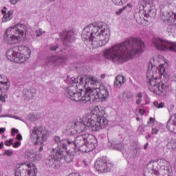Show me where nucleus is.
Segmentation results:
<instances>
[{
  "instance_id": "nucleus-41",
  "label": "nucleus",
  "mask_w": 176,
  "mask_h": 176,
  "mask_svg": "<svg viewBox=\"0 0 176 176\" xmlns=\"http://www.w3.org/2000/svg\"><path fill=\"white\" fill-rule=\"evenodd\" d=\"M151 174H154L155 175H160V172H159L157 170L152 168L151 170Z\"/></svg>"
},
{
  "instance_id": "nucleus-14",
  "label": "nucleus",
  "mask_w": 176,
  "mask_h": 176,
  "mask_svg": "<svg viewBox=\"0 0 176 176\" xmlns=\"http://www.w3.org/2000/svg\"><path fill=\"white\" fill-rule=\"evenodd\" d=\"M10 85L8 83V78L3 75H0V101L6 102L8 98V90H9Z\"/></svg>"
},
{
  "instance_id": "nucleus-47",
  "label": "nucleus",
  "mask_w": 176,
  "mask_h": 176,
  "mask_svg": "<svg viewBox=\"0 0 176 176\" xmlns=\"http://www.w3.org/2000/svg\"><path fill=\"white\" fill-rule=\"evenodd\" d=\"M153 122H155V118L151 117L149 118V121L148 122V124H150V123H153Z\"/></svg>"
},
{
  "instance_id": "nucleus-49",
  "label": "nucleus",
  "mask_w": 176,
  "mask_h": 176,
  "mask_svg": "<svg viewBox=\"0 0 176 176\" xmlns=\"http://www.w3.org/2000/svg\"><path fill=\"white\" fill-rule=\"evenodd\" d=\"M139 113H140V115H144L145 113V111L142 109H140L139 110Z\"/></svg>"
},
{
  "instance_id": "nucleus-12",
  "label": "nucleus",
  "mask_w": 176,
  "mask_h": 176,
  "mask_svg": "<svg viewBox=\"0 0 176 176\" xmlns=\"http://www.w3.org/2000/svg\"><path fill=\"white\" fill-rule=\"evenodd\" d=\"M153 45L157 50L161 52L170 50V52H176V43H168L164 40L156 38L153 40Z\"/></svg>"
},
{
  "instance_id": "nucleus-57",
  "label": "nucleus",
  "mask_w": 176,
  "mask_h": 176,
  "mask_svg": "<svg viewBox=\"0 0 176 176\" xmlns=\"http://www.w3.org/2000/svg\"><path fill=\"white\" fill-rule=\"evenodd\" d=\"M126 6V8H133V4H131V3H128L126 6Z\"/></svg>"
},
{
  "instance_id": "nucleus-28",
  "label": "nucleus",
  "mask_w": 176,
  "mask_h": 176,
  "mask_svg": "<svg viewBox=\"0 0 176 176\" xmlns=\"http://www.w3.org/2000/svg\"><path fill=\"white\" fill-rule=\"evenodd\" d=\"M133 98L134 94H133L131 91L124 92L122 94V98L124 100V101H126V102H130Z\"/></svg>"
},
{
  "instance_id": "nucleus-10",
  "label": "nucleus",
  "mask_w": 176,
  "mask_h": 176,
  "mask_svg": "<svg viewBox=\"0 0 176 176\" xmlns=\"http://www.w3.org/2000/svg\"><path fill=\"white\" fill-rule=\"evenodd\" d=\"M91 124H94V120L91 116H85L82 118V122H74V129L76 133H83L86 129L92 130Z\"/></svg>"
},
{
  "instance_id": "nucleus-26",
  "label": "nucleus",
  "mask_w": 176,
  "mask_h": 176,
  "mask_svg": "<svg viewBox=\"0 0 176 176\" xmlns=\"http://www.w3.org/2000/svg\"><path fill=\"white\" fill-rule=\"evenodd\" d=\"M2 14H4L3 17L2 18V21L3 23H6V21H10V20H12L13 18V10H10L7 14H6V10H1Z\"/></svg>"
},
{
  "instance_id": "nucleus-31",
  "label": "nucleus",
  "mask_w": 176,
  "mask_h": 176,
  "mask_svg": "<svg viewBox=\"0 0 176 176\" xmlns=\"http://www.w3.org/2000/svg\"><path fill=\"white\" fill-rule=\"evenodd\" d=\"M151 0H142V3L144 10H147L148 8H151V3H149Z\"/></svg>"
},
{
  "instance_id": "nucleus-34",
  "label": "nucleus",
  "mask_w": 176,
  "mask_h": 176,
  "mask_svg": "<svg viewBox=\"0 0 176 176\" xmlns=\"http://www.w3.org/2000/svg\"><path fill=\"white\" fill-rule=\"evenodd\" d=\"M153 105H154V107H155V108H158V109L164 108V102L159 103V102L155 101L153 102Z\"/></svg>"
},
{
  "instance_id": "nucleus-20",
  "label": "nucleus",
  "mask_w": 176,
  "mask_h": 176,
  "mask_svg": "<svg viewBox=\"0 0 176 176\" xmlns=\"http://www.w3.org/2000/svg\"><path fill=\"white\" fill-rule=\"evenodd\" d=\"M71 146H69V145L67 146V149L65 150V153H63L64 156L63 158L64 160L66 162V163H71L74 160V157L76 156V153L78 151H76L74 148H69Z\"/></svg>"
},
{
  "instance_id": "nucleus-59",
  "label": "nucleus",
  "mask_w": 176,
  "mask_h": 176,
  "mask_svg": "<svg viewBox=\"0 0 176 176\" xmlns=\"http://www.w3.org/2000/svg\"><path fill=\"white\" fill-rule=\"evenodd\" d=\"M82 164L87 166V163H86V160H82Z\"/></svg>"
},
{
  "instance_id": "nucleus-11",
  "label": "nucleus",
  "mask_w": 176,
  "mask_h": 176,
  "mask_svg": "<svg viewBox=\"0 0 176 176\" xmlns=\"http://www.w3.org/2000/svg\"><path fill=\"white\" fill-rule=\"evenodd\" d=\"M147 83L149 84L148 89L153 93H157V91H160L163 94V96H166L167 93V90L168 89V85L164 84L163 82H157L156 78H149Z\"/></svg>"
},
{
  "instance_id": "nucleus-19",
  "label": "nucleus",
  "mask_w": 176,
  "mask_h": 176,
  "mask_svg": "<svg viewBox=\"0 0 176 176\" xmlns=\"http://www.w3.org/2000/svg\"><path fill=\"white\" fill-rule=\"evenodd\" d=\"M94 87L93 89L84 91L86 102H89V101H92L93 102H94L96 100H99L97 86L96 85H94Z\"/></svg>"
},
{
  "instance_id": "nucleus-9",
  "label": "nucleus",
  "mask_w": 176,
  "mask_h": 176,
  "mask_svg": "<svg viewBox=\"0 0 176 176\" xmlns=\"http://www.w3.org/2000/svg\"><path fill=\"white\" fill-rule=\"evenodd\" d=\"M31 167V164L26 165L25 164H22L21 165H16L14 168V175L15 176H36V173H38V169L36 167L32 164Z\"/></svg>"
},
{
  "instance_id": "nucleus-36",
  "label": "nucleus",
  "mask_w": 176,
  "mask_h": 176,
  "mask_svg": "<svg viewBox=\"0 0 176 176\" xmlns=\"http://www.w3.org/2000/svg\"><path fill=\"white\" fill-rule=\"evenodd\" d=\"M35 153L34 151H28L27 156L28 157H29L30 159H33V160H34L35 159Z\"/></svg>"
},
{
  "instance_id": "nucleus-54",
  "label": "nucleus",
  "mask_w": 176,
  "mask_h": 176,
  "mask_svg": "<svg viewBox=\"0 0 176 176\" xmlns=\"http://www.w3.org/2000/svg\"><path fill=\"white\" fill-rule=\"evenodd\" d=\"M4 145H6V146H10V144H9V141L6 140L4 142Z\"/></svg>"
},
{
  "instance_id": "nucleus-52",
  "label": "nucleus",
  "mask_w": 176,
  "mask_h": 176,
  "mask_svg": "<svg viewBox=\"0 0 176 176\" xmlns=\"http://www.w3.org/2000/svg\"><path fill=\"white\" fill-rule=\"evenodd\" d=\"M172 80L173 82H176V74H175L173 76H172Z\"/></svg>"
},
{
  "instance_id": "nucleus-44",
  "label": "nucleus",
  "mask_w": 176,
  "mask_h": 176,
  "mask_svg": "<svg viewBox=\"0 0 176 176\" xmlns=\"http://www.w3.org/2000/svg\"><path fill=\"white\" fill-rule=\"evenodd\" d=\"M157 133H159V129L156 128L152 129V134H157Z\"/></svg>"
},
{
  "instance_id": "nucleus-48",
  "label": "nucleus",
  "mask_w": 176,
  "mask_h": 176,
  "mask_svg": "<svg viewBox=\"0 0 176 176\" xmlns=\"http://www.w3.org/2000/svg\"><path fill=\"white\" fill-rule=\"evenodd\" d=\"M8 144H10V145H13V141H14V140H13V138H10L9 140H8Z\"/></svg>"
},
{
  "instance_id": "nucleus-37",
  "label": "nucleus",
  "mask_w": 176,
  "mask_h": 176,
  "mask_svg": "<svg viewBox=\"0 0 176 176\" xmlns=\"http://www.w3.org/2000/svg\"><path fill=\"white\" fill-rule=\"evenodd\" d=\"M3 156H13V151L12 150H6L4 153H3Z\"/></svg>"
},
{
  "instance_id": "nucleus-25",
  "label": "nucleus",
  "mask_w": 176,
  "mask_h": 176,
  "mask_svg": "<svg viewBox=\"0 0 176 176\" xmlns=\"http://www.w3.org/2000/svg\"><path fill=\"white\" fill-rule=\"evenodd\" d=\"M166 129L171 133L176 131V116L170 118L167 122Z\"/></svg>"
},
{
  "instance_id": "nucleus-6",
  "label": "nucleus",
  "mask_w": 176,
  "mask_h": 176,
  "mask_svg": "<svg viewBox=\"0 0 176 176\" xmlns=\"http://www.w3.org/2000/svg\"><path fill=\"white\" fill-rule=\"evenodd\" d=\"M104 110L92 111L91 118L94 120V124H91L92 131H99V130L105 129L108 126V120L104 118Z\"/></svg>"
},
{
  "instance_id": "nucleus-29",
  "label": "nucleus",
  "mask_w": 176,
  "mask_h": 176,
  "mask_svg": "<svg viewBox=\"0 0 176 176\" xmlns=\"http://www.w3.org/2000/svg\"><path fill=\"white\" fill-rule=\"evenodd\" d=\"M112 149H116V151H122L123 149V144L118 143V144H111Z\"/></svg>"
},
{
  "instance_id": "nucleus-30",
  "label": "nucleus",
  "mask_w": 176,
  "mask_h": 176,
  "mask_svg": "<svg viewBox=\"0 0 176 176\" xmlns=\"http://www.w3.org/2000/svg\"><path fill=\"white\" fill-rule=\"evenodd\" d=\"M113 3L115 5H117V6H122V5H124V3H127L129 2V0H112Z\"/></svg>"
},
{
  "instance_id": "nucleus-27",
  "label": "nucleus",
  "mask_w": 176,
  "mask_h": 176,
  "mask_svg": "<svg viewBox=\"0 0 176 176\" xmlns=\"http://www.w3.org/2000/svg\"><path fill=\"white\" fill-rule=\"evenodd\" d=\"M124 83V76H117L114 80V87L116 89H120L122 85Z\"/></svg>"
},
{
  "instance_id": "nucleus-40",
  "label": "nucleus",
  "mask_w": 176,
  "mask_h": 176,
  "mask_svg": "<svg viewBox=\"0 0 176 176\" xmlns=\"http://www.w3.org/2000/svg\"><path fill=\"white\" fill-rule=\"evenodd\" d=\"M41 159H42V154L39 153V154H35V157H34V162L35 161H39L41 160Z\"/></svg>"
},
{
  "instance_id": "nucleus-32",
  "label": "nucleus",
  "mask_w": 176,
  "mask_h": 176,
  "mask_svg": "<svg viewBox=\"0 0 176 176\" xmlns=\"http://www.w3.org/2000/svg\"><path fill=\"white\" fill-rule=\"evenodd\" d=\"M137 131L139 134L144 135V133H145V125L144 124L139 125Z\"/></svg>"
},
{
  "instance_id": "nucleus-61",
  "label": "nucleus",
  "mask_w": 176,
  "mask_h": 176,
  "mask_svg": "<svg viewBox=\"0 0 176 176\" xmlns=\"http://www.w3.org/2000/svg\"><path fill=\"white\" fill-rule=\"evenodd\" d=\"M166 170H167L168 173H169V174H171V173L173 171L171 169L167 168Z\"/></svg>"
},
{
  "instance_id": "nucleus-16",
  "label": "nucleus",
  "mask_w": 176,
  "mask_h": 176,
  "mask_svg": "<svg viewBox=\"0 0 176 176\" xmlns=\"http://www.w3.org/2000/svg\"><path fill=\"white\" fill-rule=\"evenodd\" d=\"M67 58L64 56H49L45 60V65L49 68H54L57 65L65 64Z\"/></svg>"
},
{
  "instance_id": "nucleus-13",
  "label": "nucleus",
  "mask_w": 176,
  "mask_h": 176,
  "mask_svg": "<svg viewBox=\"0 0 176 176\" xmlns=\"http://www.w3.org/2000/svg\"><path fill=\"white\" fill-rule=\"evenodd\" d=\"M88 83H90L91 86L92 85L93 86H96L99 100L107 101V98H108V96H109V92L107 87L104 86L102 83L97 81V80L94 78H91Z\"/></svg>"
},
{
  "instance_id": "nucleus-63",
  "label": "nucleus",
  "mask_w": 176,
  "mask_h": 176,
  "mask_svg": "<svg viewBox=\"0 0 176 176\" xmlns=\"http://www.w3.org/2000/svg\"><path fill=\"white\" fill-rule=\"evenodd\" d=\"M100 78H101V79H104V78H105V74H102L100 76Z\"/></svg>"
},
{
  "instance_id": "nucleus-62",
  "label": "nucleus",
  "mask_w": 176,
  "mask_h": 176,
  "mask_svg": "<svg viewBox=\"0 0 176 176\" xmlns=\"http://www.w3.org/2000/svg\"><path fill=\"white\" fill-rule=\"evenodd\" d=\"M3 148V143H0V149H2Z\"/></svg>"
},
{
  "instance_id": "nucleus-60",
  "label": "nucleus",
  "mask_w": 176,
  "mask_h": 176,
  "mask_svg": "<svg viewBox=\"0 0 176 176\" xmlns=\"http://www.w3.org/2000/svg\"><path fill=\"white\" fill-rule=\"evenodd\" d=\"M146 140H149L151 138V134H148L147 136L145 137Z\"/></svg>"
},
{
  "instance_id": "nucleus-33",
  "label": "nucleus",
  "mask_w": 176,
  "mask_h": 176,
  "mask_svg": "<svg viewBox=\"0 0 176 176\" xmlns=\"http://www.w3.org/2000/svg\"><path fill=\"white\" fill-rule=\"evenodd\" d=\"M169 23H173V27H175L176 28V14L170 16L169 19H168Z\"/></svg>"
},
{
  "instance_id": "nucleus-3",
  "label": "nucleus",
  "mask_w": 176,
  "mask_h": 176,
  "mask_svg": "<svg viewBox=\"0 0 176 176\" xmlns=\"http://www.w3.org/2000/svg\"><path fill=\"white\" fill-rule=\"evenodd\" d=\"M67 82L70 85H76L69 86L66 89V93L69 96V98L72 101H76V102L86 101L85 91L82 89L83 87H86L87 83H90V79L82 76H78L76 78L74 77L69 78V76H67Z\"/></svg>"
},
{
  "instance_id": "nucleus-15",
  "label": "nucleus",
  "mask_w": 176,
  "mask_h": 176,
  "mask_svg": "<svg viewBox=\"0 0 176 176\" xmlns=\"http://www.w3.org/2000/svg\"><path fill=\"white\" fill-rule=\"evenodd\" d=\"M19 36L14 32V29L10 28L5 32L3 40L7 45H16V43H19Z\"/></svg>"
},
{
  "instance_id": "nucleus-17",
  "label": "nucleus",
  "mask_w": 176,
  "mask_h": 176,
  "mask_svg": "<svg viewBox=\"0 0 176 176\" xmlns=\"http://www.w3.org/2000/svg\"><path fill=\"white\" fill-rule=\"evenodd\" d=\"M65 46H69V43H72L75 41V33L73 30H64L59 33Z\"/></svg>"
},
{
  "instance_id": "nucleus-1",
  "label": "nucleus",
  "mask_w": 176,
  "mask_h": 176,
  "mask_svg": "<svg viewBox=\"0 0 176 176\" xmlns=\"http://www.w3.org/2000/svg\"><path fill=\"white\" fill-rule=\"evenodd\" d=\"M144 49H145V44L141 38L131 37L105 50L103 56L106 60H109L112 63L123 64L138 53H142Z\"/></svg>"
},
{
  "instance_id": "nucleus-64",
  "label": "nucleus",
  "mask_w": 176,
  "mask_h": 176,
  "mask_svg": "<svg viewBox=\"0 0 176 176\" xmlns=\"http://www.w3.org/2000/svg\"><path fill=\"white\" fill-rule=\"evenodd\" d=\"M41 35H42V32L37 33L36 36H41Z\"/></svg>"
},
{
  "instance_id": "nucleus-56",
  "label": "nucleus",
  "mask_w": 176,
  "mask_h": 176,
  "mask_svg": "<svg viewBox=\"0 0 176 176\" xmlns=\"http://www.w3.org/2000/svg\"><path fill=\"white\" fill-rule=\"evenodd\" d=\"M162 162H163V163H166V166H168V164H170L167 161H166V160H160Z\"/></svg>"
},
{
  "instance_id": "nucleus-58",
  "label": "nucleus",
  "mask_w": 176,
  "mask_h": 176,
  "mask_svg": "<svg viewBox=\"0 0 176 176\" xmlns=\"http://www.w3.org/2000/svg\"><path fill=\"white\" fill-rule=\"evenodd\" d=\"M168 146H171V148L174 149V147H173V143H168Z\"/></svg>"
},
{
  "instance_id": "nucleus-22",
  "label": "nucleus",
  "mask_w": 176,
  "mask_h": 176,
  "mask_svg": "<svg viewBox=\"0 0 176 176\" xmlns=\"http://www.w3.org/2000/svg\"><path fill=\"white\" fill-rule=\"evenodd\" d=\"M36 96V89L35 88H24L23 91V98L27 101L34 100V97Z\"/></svg>"
},
{
  "instance_id": "nucleus-38",
  "label": "nucleus",
  "mask_w": 176,
  "mask_h": 176,
  "mask_svg": "<svg viewBox=\"0 0 176 176\" xmlns=\"http://www.w3.org/2000/svg\"><path fill=\"white\" fill-rule=\"evenodd\" d=\"M58 49V45H52L50 46V50L51 52H56Z\"/></svg>"
},
{
  "instance_id": "nucleus-51",
  "label": "nucleus",
  "mask_w": 176,
  "mask_h": 176,
  "mask_svg": "<svg viewBox=\"0 0 176 176\" xmlns=\"http://www.w3.org/2000/svg\"><path fill=\"white\" fill-rule=\"evenodd\" d=\"M141 101H142V99L141 98H138L136 100V104H138V105H140L141 104Z\"/></svg>"
},
{
  "instance_id": "nucleus-18",
  "label": "nucleus",
  "mask_w": 176,
  "mask_h": 176,
  "mask_svg": "<svg viewBox=\"0 0 176 176\" xmlns=\"http://www.w3.org/2000/svg\"><path fill=\"white\" fill-rule=\"evenodd\" d=\"M160 16L162 20H163V21H166L168 25H172L173 27L174 23L169 22L168 20H170L173 16H175V14L174 12H170V9L168 7L163 5L160 6Z\"/></svg>"
},
{
  "instance_id": "nucleus-2",
  "label": "nucleus",
  "mask_w": 176,
  "mask_h": 176,
  "mask_svg": "<svg viewBox=\"0 0 176 176\" xmlns=\"http://www.w3.org/2000/svg\"><path fill=\"white\" fill-rule=\"evenodd\" d=\"M81 38L83 42H89L94 49L105 46L111 38V30L103 25H98L94 23L85 27L82 33Z\"/></svg>"
},
{
  "instance_id": "nucleus-5",
  "label": "nucleus",
  "mask_w": 176,
  "mask_h": 176,
  "mask_svg": "<svg viewBox=\"0 0 176 176\" xmlns=\"http://www.w3.org/2000/svg\"><path fill=\"white\" fill-rule=\"evenodd\" d=\"M47 137H49V131L44 126H34L30 133V140L34 145L40 144L39 152L43 151V142L47 140Z\"/></svg>"
},
{
  "instance_id": "nucleus-35",
  "label": "nucleus",
  "mask_w": 176,
  "mask_h": 176,
  "mask_svg": "<svg viewBox=\"0 0 176 176\" xmlns=\"http://www.w3.org/2000/svg\"><path fill=\"white\" fill-rule=\"evenodd\" d=\"M126 9H127V6H123L122 8H120L118 10V11L116 12V14L117 16H120V14H122L123 13V12H124V10H126Z\"/></svg>"
},
{
  "instance_id": "nucleus-53",
  "label": "nucleus",
  "mask_w": 176,
  "mask_h": 176,
  "mask_svg": "<svg viewBox=\"0 0 176 176\" xmlns=\"http://www.w3.org/2000/svg\"><path fill=\"white\" fill-rule=\"evenodd\" d=\"M148 146H149V143H146V144L144 146V149H145V151H146V149H148Z\"/></svg>"
},
{
  "instance_id": "nucleus-45",
  "label": "nucleus",
  "mask_w": 176,
  "mask_h": 176,
  "mask_svg": "<svg viewBox=\"0 0 176 176\" xmlns=\"http://www.w3.org/2000/svg\"><path fill=\"white\" fill-rule=\"evenodd\" d=\"M16 140L18 141H21V140H23V136H21V134L18 133L16 135Z\"/></svg>"
},
{
  "instance_id": "nucleus-4",
  "label": "nucleus",
  "mask_w": 176,
  "mask_h": 176,
  "mask_svg": "<svg viewBox=\"0 0 176 176\" xmlns=\"http://www.w3.org/2000/svg\"><path fill=\"white\" fill-rule=\"evenodd\" d=\"M67 143L69 146H72L74 151L83 153H89L98 146L96 136L90 133L78 135L74 141L67 140Z\"/></svg>"
},
{
  "instance_id": "nucleus-50",
  "label": "nucleus",
  "mask_w": 176,
  "mask_h": 176,
  "mask_svg": "<svg viewBox=\"0 0 176 176\" xmlns=\"http://www.w3.org/2000/svg\"><path fill=\"white\" fill-rule=\"evenodd\" d=\"M5 131H6V129L0 128V134H2V133H5Z\"/></svg>"
},
{
  "instance_id": "nucleus-23",
  "label": "nucleus",
  "mask_w": 176,
  "mask_h": 176,
  "mask_svg": "<svg viewBox=\"0 0 176 176\" xmlns=\"http://www.w3.org/2000/svg\"><path fill=\"white\" fill-rule=\"evenodd\" d=\"M55 142L57 144V147L52 149H56V151L60 149L59 152L61 153H65V150L67 149V141L66 140H60L59 136H55L54 138Z\"/></svg>"
},
{
  "instance_id": "nucleus-24",
  "label": "nucleus",
  "mask_w": 176,
  "mask_h": 176,
  "mask_svg": "<svg viewBox=\"0 0 176 176\" xmlns=\"http://www.w3.org/2000/svg\"><path fill=\"white\" fill-rule=\"evenodd\" d=\"M12 30H14V32L16 36H19V38L23 37L24 33L27 31V27L24 24H16L13 28H11Z\"/></svg>"
},
{
  "instance_id": "nucleus-8",
  "label": "nucleus",
  "mask_w": 176,
  "mask_h": 176,
  "mask_svg": "<svg viewBox=\"0 0 176 176\" xmlns=\"http://www.w3.org/2000/svg\"><path fill=\"white\" fill-rule=\"evenodd\" d=\"M6 56L10 61L13 63H17L18 64H21L25 63L27 58L24 54L20 53V47L19 46H15L8 49L6 52Z\"/></svg>"
},
{
  "instance_id": "nucleus-46",
  "label": "nucleus",
  "mask_w": 176,
  "mask_h": 176,
  "mask_svg": "<svg viewBox=\"0 0 176 176\" xmlns=\"http://www.w3.org/2000/svg\"><path fill=\"white\" fill-rule=\"evenodd\" d=\"M20 0H10V3H12V5H16V3H17V2H19Z\"/></svg>"
},
{
  "instance_id": "nucleus-7",
  "label": "nucleus",
  "mask_w": 176,
  "mask_h": 176,
  "mask_svg": "<svg viewBox=\"0 0 176 176\" xmlns=\"http://www.w3.org/2000/svg\"><path fill=\"white\" fill-rule=\"evenodd\" d=\"M60 147L57 150L52 149V155L45 160V164L51 168H60L63 166L60 160L64 159V153H60Z\"/></svg>"
},
{
  "instance_id": "nucleus-55",
  "label": "nucleus",
  "mask_w": 176,
  "mask_h": 176,
  "mask_svg": "<svg viewBox=\"0 0 176 176\" xmlns=\"http://www.w3.org/2000/svg\"><path fill=\"white\" fill-rule=\"evenodd\" d=\"M138 98H140V99L142 98V94L141 92L138 93Z\"/></svg>"
},
{
  "instance_id": "nucleus-43",
  "label": "nucleus",
  "mask_w": 176,
  "mask_h": 176,
  "mask_svg": "<svg viewBox=\"0 0 176 176\" xmlns=\"http://www.w3.org/2000/svg\"><path fill=\"white\" fill-rule=\"evenodd\" d=\"M21 145V142L19 141L15 142L13 144V148H19Z\"/></svg>"
},
{
  "instance_id": "nucleus-39",
  "label": "nucleus",
  "mask_w": 176,
  "mask_h": 176,
  "mask_svg": "<svg viewBox=\"0 0 176 176\" xmlns=\"http://www.w3.org/2000/svg\"><path fill=\"white\" fill-rule=\"evenodd\" d=\"M160 75H161V78H164L166 76V75L164 74H166V69L164 67H161L160 68Z\"/></svg>"
},
{
  "instance_id": "nucleus-42",
  "label": "nucleus",
  "mask_w": 176,
  "mask_h": 176,
  "mask_svg": "<svg viewBox=\"0 0 176 176\" xmlns=\"http://www.w3.org/2000/svg\"><path fill=\"white\" fill-rule=\"evenodd\" d=\"M12 136L14 137L16 134H19V129H16V128H12L11 130Z\"/></svg>"
},
{
  "instance_id": "nucleus-21",
  "label": "nucleus",
  "mask_w": 176,
  "mask_h": 176,
  "mask_svg": "<svg viewBox=\"0 0 176 176\" xmlns=\"http://www.w3.org/2000/svg\"><path fill=\"white\" fill-rule=\"evenodd\" d=\"M95 168L97 171L100 173H106V171H109L108 165L107 164V161L102 159H98L95 162Z\"/></svg>"
}]
</instances>
